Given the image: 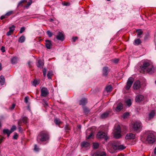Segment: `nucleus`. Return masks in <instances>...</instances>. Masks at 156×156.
I'll list each match as a JSON object with an SVG mask.
<instances>
[{"instance_id":"f257e3e1","label":"nucleus","mask_w":156,"mask_h":156,"mask_svg":"<svg viewBox=\"0 0 156 156\" xmlns=\"http://www.w3.org/2000/svg\"><path fill=\"white\" fill-rule=\"evenodd\" d=\"M141 69L144 71H146L149 74H151L154 72V68L152 65L150 63L147 62H144L141 66Z\"/></svg>"},{"instance_id":"f03ea898","label":"nucleus","mask_w":156,"mask_h":156,"mask_svg":"<svg viewBox=\"0 0 156 156\" xmlns=\"http://www.w3.org/2000/svg\"><path fill=\"white\" fill-rule=\"evenodd\" d=\"M49 139L48 133L46 131H42L40 133L37 137V142H43L48 141Z\"/></svg>"},{"instance_id":"7ed1b4c3","label":"nucleus","mask_w":156,"mask_h":156,"mask_svg":"<svg viewBox=\"0 0 156 156\" xmlns=\"http://www.w3.org/2000/svg\"><path fill=\"white\" fill-rule=\"evenodd\" d=\"M145 135L147 136L146 141L149 144L154 143L155 140V137L154 132L147 131L145 132Z\"/></svg>"},{"instance_id":"20e7f679","label":"nucleus","mask_w":156,"mask_h":156,"mask_svg":"<svg viewBox=\"0 0 156 156\" xmlns=\"http://www.w3.org/2000/svg\"><path fill=\"white\" fill-rule=\"evenodd\" d=\"M132 127L135 131H140L142 128L141 123L139 121L134 122L132 124Z\"/></svg>"},{"instance_id":"39448f33","label":"nucleus","mask_w":156,"mask_h":156,"mask_svg":"<svg viewBox=\"0 0 156 156\" xmlns=\"http://www.w3.org/2000/svg\"><path fill=\"white\" fill-rule=\"evenodd\" d=\"M112 144L113 149L115 150H122L126 148V147L123 145H119L117 141H115L112 142Z\"/></svg>"},{"instance_id":"423d86ee","label":"nucleus","mask_w":156,"mask_h":156,"mask_svg":"<svg viewBox=\"0 0 156 156\" xmlns=\"http://www.w3.org/2000/svg\"><path fill=\"white\" fill-rule=\"evenodd\" d=\"M96 137L98 139L104 138L106 141L108 139L106 133L102 131H99L98 132L96 135Z\"/></svg>"},{"instance_id":"0eeeda50","label":"nucleus","mask_w":156,"mask_h":156,"mask_svg":"<svg viewBox=\"0 0 156 156\" xmlns=\"http://www.w3.org/2000/svg\"><path fill=\"white\" fill-rule=\"evenodd\" d=\"M121 129L119 126H118L115 128L114 130V136L117 139L121 137Z\"/></svg>"},{"instance_id":"6e6552de","label":"nucleus","mask_w":156,"mask_h":156,"mask_svg":"<svg viewBox=\"0 0 156 156\" xmlns=\"http://www.w3.org/2000/svg\"><path fill=\"white\" fill-rule=\"evenodd\" d=\"M134 80V79L132 77H130L128 79L126 83V85L125 87V88L126 90H128L130 89L133 83Z\"/></svg>"},{"instance_id":"1a4fd4ad","label":"nucleus","mask_w":156,"mask_h":156,"mask_svg":"<svg viewBox=\"0 0 156 156\" xmlns=\"http://www.w3.org/2000/svg\"><path fill=\"white\" fill-rule=\"evenodd\" d=\"M41 96L46 97L49 94L47 88L43 87L41 90Z\"/></svg>"},{"instance_id":"9d476101","label":"nucleus","mask_w":156,"mask_h":156,"mask_svg":"<svg viewBox=\"0 0 156 156\" xmlns=\"http://www.w3.org/2000/svg\"><path fill=\"white\" fill-rule=\"evenodd\" d=\"M111 110L107 111L101 115V117L102 119H105L110 115L111 114Z\"/></svg>"},{"instance_id":"9b49d317","label":"nucleus","mask_w":156,"mask_h":156,"mask_svg":"<svg viewBox=\"0 0 156 156\" xmlns=\"http://www.w3.org/2000/svg\"><path fill=\"white\" fill-rule=\"evenodd\" d=\"M57 40L63 41L64 40V37L63 34L60 32H58V34L56 36Z\"/></svg>"},{"instance_id":"f8f14e48","label":"nucleus","mask_w":156,"mask_h":156,"mask_svg":"<svg viewBox=\"0 0 156 156\" xmlns=\"http://www.w3.org/2000/svg\"><path fill=\"white\" fill-rule=\"evenodd\" d=\"M140 87V82L139 81H136L134 83L133 85V88L134 90H137L139 89Z\"/></svg>"},{"instance_id":"ddd939ff","label":"nucleus","mask_w":156,"mask_h":156,"mask_svg":"<svg viewBox=\"0 0 156 156\" xmlns=\"http://www.w3.org/2000/svg\"><path fill=\"white\" fill-rule=\"evenodd\" d=\"M144 99V97L141 95H138L136 96L135 101L136 102H139L142 101Z\"/></svg>"},{"instance_id":"4468645a","label":"nucleus","mask_w":156,"mask_h":156,"mask_svg":"<svg viewBox=\"0 0 156 156\" xmlns=\"http://www.w3.org/2000/svg\"><path fill=\"white\" fill-rule=\"evenodd\" d=\"M92 156H106V153L104 152H97L93 154Z\"/></svg>"},{"instance_id":"2eb2a0df","label":"nucleus","mask_w":156,"mask_h":156,"mask_svg":"<svg viewBox=\"0 0 156 156\" xmlns=\"http://www.w3.org/2000/svg\"><path fill=\"white\" fill-rule=\"evenodd\" d=\"M45 46L46 48L48 49H50L52 46L51 41L48 40H47L45 41Z\"/></svg>"},{"instance_id":"dca6fc26","label":"nucleus","mask_w":156,"mask_h":156,"mask_svg":"<svg viewBox=\"0 0 156 156\" xmlns=\"http://www.w3.org/2000/svg\"><path fill=\"white\" fill-rule=\"evenodd\" d=\"M87 102V99L85 98H83L80 100L79 105L83 106Z\"/></svg>"},{"instance_id":"f3484780","label":"nucleus","mask_w":156,"mask_h":156,"mask_svg":"<svg viewBox=\"0 0 156 156\" xmlns=\"http://www.w3.org/2000/svg\"><path fill=\"white\" fill-rule=\"evenodd\" d=\"M90 144L86 141H83L81 143V146L82 148L88 147H90Z\"/></svg>"},{"instance_id":"a211bd4d","label":"nucleus","mask_w":156,"mask_h":156,"mask_svg":"<svg viewBox=\"0 0 156 156\" xmlns=\"http://www.w3.org/2000/svg\"><path fill=\"white\" fill-rule=\"evenodd\" d=\"M135 135L134 134L130 133L127 134L126 136V139H132L135 138Z\"/></svg>"},{"instance_id":"6ab92c4d","label":"nucleus","mask_w":156,"mask_h":156,"mask_svg":"<svg viewBox=\"0 0 156 156\" xmlns=\"http://www.w3.org/2000/svg\"><path fill=\"white\" fill-rule=\"evenodd\" d=\"M37 66L38 67L40 68L41 69H42L43 67V66L44 65V63L43 61L41 60H38L37 63Z\"/></svg>"},{"instance_id":"aec40b11","label":"nucleus","mask_w":156,"mask_h":156,"mask_svg":"<svg viewBox=\"0 0 156 156\" xmlns=\"http://www.w3.org/2000/svg\"><path fill=\"white\" fill-rule=\"evenodd\" d=\"M122 104L121 103H120L118 104L117 106L115 109V110L116 111L119 112L121 111V110L122 109Z\"/></svg>"},{"instance_id":"412c9836","label":"nucleus","mask_w":156,"mask_h":156,"mask_svg":"<svg viewBox=\"0 0 156 156\" xmlns=\"http://www.w3.org/2000/svg\"><path fill=\"white\" fill-rule=\"evenodd\" d=\"M108 73V68L107 67H104L103 69V73L105 76L107 75Z\"/></svg>"},{"instance_id":"4be33fe9","label":"nucleus","mask_w":156,"mask_h":156,"mask_svg":"<svg viewBox=\"0 0 156 156\" xmlns=\"http://www.w3.org/2000/svg\"><path fill=\"white\" fill-rule=\"evenodd\" d=\"M155 115V111H151L149 114V118L151 119L153 118Z\"/></svg>"},{"instance_id":"5701e85b","label":"nucleus","mask_w":156,"mask_h":156,"mask_svg":"<svg viewBox=\"0 0 156 156\" xmlns=\"http://www.w3.org/2000/svg\"><path fill=\"white\" fill-rule=\"evenodd\" d=\"M3 132L4 134H6L8 137L9 136L10 134L12 133L10 130L8 129H5L3 130Z\"/></svg>"},{"instance_id":"b1692460","label":"nucleus","mask_w":156,"mask_h":156,"mask_svg":"<svg viewBox=\"0 0 156 156\" xmlns=\"http://www.w3.org/2000/svg\"><path fill=\"white\" fill-rule=\"evenodd\" d=\"M5 82V79L4 76L2 75L0 76V83L2 85H3Z\"/></svg>"},{"instance_id":"393cba45","label":"nucleus","mask_w":156,"mask_h":156,"mask_svg":"<svg viewBox=\"0 0 156 156\" xmlns=\"http://www.w3.org/2000/svg\"><path fill=\"white\" fill-rule=\"evenodd\" d=\"M141 43V41L140 39H137L134 40V44L135 45H138Z\"/></svg>"},{"instance_id":"a878e982","label":"nucleus","mask_w":156,"mask_h":156,"mask_svg":"<svg viewBox=\"0 0 156 156\" xmlns=\"http://www.w3.org/2000/svg\"><path fill=\"white\" fill-rule=\"evenodd\" d=\"M105 89L108 92H110L112 90V87L111 85H108L106 87Z\"/></svg>"},{"instance_id":"bb28decb","label":"nucleus","mask_w":156,"mask_h":156,"mask_svg":"<svg viewBox=\"0 0 156 156\" xmlns=\"http://www.w3.org/2000/svg\"><path fill=\"white\" fill-rule=\"evenodd\" d=\"M25 40V38L24 36L22 35L21 37H20L19 40H18V41L19 42L21 43H22Z\"/></svg>"},{"instance_id":"cd10ccee","label":"nucleus","mask_w":156,"mask_h":156,"mask_svg":"<svg viewBox=\"0 0 156 156\" xmlns=\"http://www.w3.org/2000/svg\"><path fill=\"white\" fill-rule=\"evenodd\" d=\"M136 32L137 33L138 37H141L140 36L143 34V31H142V30L141 29L137 30H136Z\"/></svg>"},{"instance_id":"c85d7f7f","label":"nucleus","mask_w":156,"mask_h":156,"mask_svg":"<svg viewBox=\"0 0 156 156\" xmlns=\"http://www.w3.org/2000/svg\"><path fill=\"white\" fill-rule=\"evenodd\" d=\"M129 115V113L128 112H126L123 114L122 117L124 119H126L127 118Z\"/></svg>"},{"instance_id":"c756f323","label":"nucleus","mask_w":156,"mask_h":156,"mask_svg":"<svg viewBox=\"0 0 156 156\" xmlns=\"http://www.w3.org/2000/svg\"><path fill=\"white\" fill-rule=\"evenodd\" d=\"M52 75V72L51 71H48V74L47 77L48 79H51V77Z\"/></svg>"},{"instance_id":"7c9ffc66","label":"nucleus","mask_w":156,"mask_h":156,"mask_svg":"<svg viewBox=\"0 0 156 156\" xmlns=\"http://www.w3.org/2000/svg\"><path fill=\"white\" fill-rule=\"evenodd\" d=\"M22 120L24 123H26L27 122V118L26 117H24L22 118Z\"/></svg>"},{"instance_id":"2f4dec72","label":"nucleus","mask_w":156,"mask_h":156,"mask_svg":"<svg viewBox=\"0 0 156 156\" xmlns=\"http://www.w3.org/2000/svg\"><path fill=\"white\" fill-rule=\"evenodd\" d=\"M99 146L98 143H94L93 144V146L94 148L97 149L98 148Z\"/></svg>"},{"instance_id":"473e14b6","label":"nucleus","mask_w":156,"mask_h":156,"mask_svg":"<svg viewBox=\"0 0 156 156\" xmlns=\"http://www.w3.org/2000/svg\"><path fill=\"white\" fill-rule=\"evenodd\" d=\"M126 103L127 105L129 107L131 105V100L130 99H128L126 101Z\"/></svg>"},{"instance_id":"72a5a7b5","label":"nucleus","mask_w":156,"mask_h":156,"mask_svg":"<svg viewBox=\"0 0 156 156\" xmlns=\"http://www.w3.org/2000/svg\"><path fill=\"white\" fill-rule=\"evenodd\" d=\"M83 112L85 114H87L89 112V110L86 108H84Z\"/></svg>"},{"instance_id":"f704fd0d","label":"nucleus","mask_w":156,"mask_h":156,"mask_svg":"<svg viewBox=\"0 0 156 156\" xmlns=\"http://www.w3.org/2000/svg\"><path fill=\"white\" fill-rule=\"evenodd\" d=\"M32 1L30 0L29 2H27V4L25 6V7H26V8H28L29 7V6L31 5V4L32 3Z\"/></svg>"},{"instance_id":"c9c22d12","label":"nucleus","mask_w":156,"mask_h":156,"mask_svg":"<svg viewBox=\"0 0 156 156\" xmlns=\"http://www.w3.org/2000/svg\"><path fill=\"white\" fill-rule=\"evenodd\" d=\"M11 61L12 64H14L17 61V58L15 57L13 58L12 59Z\"/></svg>"},{"instance_id":"e433bc0d","label":"nucleus","mask_w":156,"mask_h":156,"mask_svg":"<svg viewBox=\"0 0 156 156\" xmlns=\"http://www.w3.org/2000/svg\"><path fill=\"white\" fill-rule=\"evenodd\" d=\"M15 27L14 25H12L11 27H9V29L10 30H11L13 32L15 30Z\"/></svg>"},{"instance_id":"4c0bfd02","label":"nucleus","mask_w":156,"mask_h":156,"mask_svg":"<svg viewBox=\"0 0 156 156\" xmlns=\"http://www.w3.org/2000/svg\"><path fill=\"white\" fill-rule=\"evenodd\" d=\"M54 122L56 124H59L60 122V120L58 119H55L54 120Z\"/></svg>"},{"instance_id":"58836bf2","label":"nucleus","mask_w":156,"mask_h":156,"mask_svg":"<svg viewBox=\"0 0 156 156\" xmlns=\"http://www.w3.org/2000/svg\"><path fill=\"white\" fill-rule=\"evenodd\" d=\"M16 129V126H13L11 129V131L12 133L14 131H15Z\"/></svg>"},{"instance_id":"ea45409f","label":"nucleus","mask_w":156,"mask_h":156,"mask_svg":"<svg viewBox=\"0 0 156 156\" xmlns=\"http://www.w3.org/2000/svg\"><path fill=\"white\" fill-rule=\"evenodd\" d=\"M39 83V82L36 80H34L33 82V85L36 86V85H38Z\"/></svg>"},{"instance_id":"a19ab883","label":"nucleus","mask_w":156,"mask_h":156,"mask_svg":"<svg viewBox=\"0 0 156 156\" xmlns=\"http://www.w3.org/2000/svg\"><path fill=\"white\" fill-rule=\"evenodd\" d=\"M18 137V134H17V133H14V136H13V138L14 139L16 140V139H17Z\"/></svg>"},{"instance_id":"79ce46f5","label":"nucleus","mask_w":156,"mask_h":156,"mask_svg":"<svg viewBox=\"0 0 156 156\" xmlns=\"http://www.w3.org/2000/svg\"><path fill=\"white\" fill-rule=\"evenodd\" d=\"M25 29L24 27H22L20 29V30L19 32L20 33H22L24 31Z\"/></svg>"},{"instance_id":"37998d69","label":"nucleus","mask_w":156,"mask_h":156,"mask_svg":"<svg viewBox=\"0 0 156 156\" xmlns=\"http://www.w3.org/2000/svg\"><path fill=\"white\" fill-rule=\"evenodd\" d=\"M150 38V36L148 34H147L144 37V40L146 41L148 40Z\"/></svg>"},{"instance_id":"c03bdc74","label":"nucleus","mask_w":156,"mask_h":156,"mask_svg":"<svg viewBox=\"0 0 156 156\" xmlns=\"http://www.w3.org/2000/svg\"><path fill=\"white\" fill-rule=\"evenodd\" d=\"M47 69L45 68H44L43 70V75L44 76H45L46 75Z\"/></svg>"},{"instance_id":"a18cd8bd","label":"nucleus","mask_w":156,"mask_h":156,"mask_svg":"<svg viewBox=\"0 0 156 156\" xmlns=\"http://www.w3.org/2000/svg\"><path fill=\"white\" fill-rule=\"evenodd\" d=\"M47 34L49 37H51L52 34V33L50 30L47 31Z\"/></svg>"},{"instance_id":"49530a36","label":"nucleus","mask_w":156,"mask_h":156,"mask_svg":"<svg viewBox=\"0 0 156 156\" xmlns=\"http://www.w3.org/2000/svg\"><path fill=\"white\" fill-rule=\"evenodd\" d=\"M34 150L36 151H38L39 150V148L37 147L36 145H34Z\"/></svg>"},{"instance_id":"de8ad7c7","label":"nucleus","mask_w":156,"mask_h":156,"mask_svg":"<svg viewBox=\"0 0 156 156\" xmlns=\"http://www.w3.org/2000/svg\"><path fill=\"white\" fill-rule=\"evenodd\" d=\"M13 32L12 31L9 30V31L7 33L6 35L7 36H9V35H11V34Z\"/></svg>"},{"instance_id":"09e8293b","label":"nucleus","mask_w":156,"mask_h":156,"mask_svg":"<svg viewBox=\"0 0 156 156\" xmlns=\"http://www.w3.org/2000/svg\"><path fill=\"white\" fill-rule=\"evenodd\" d=\"M63 5L65 6H69L70 3L68 2H65L63 3Z\"/></svg>"},{"instance_id":"8fccbe9b","label":"nucleus","mask_w":156,"mask_h":156,"mask_svg":"<svg viewBox=\"0 0 156 156\" xmlns=\"http://www.w3.org/2000/svg\"><path fill=\"white\" fill-rule=\"evenodd\" d=\"M23 122L22 120V119H20L18 122V124L19 126H21V124L22 122Z\"/></svg>"},{"instance_id":"3c124183","label":"nucleus","mask_w":156,"mask_h":156,"mask_svg":"<svg viewBox=\"0 0 156 156\" xmlns=\"http://www.w3.org/2000/svg\"><path fill=\"white\" fill-rule=\"evenodd\" d=\"M93 133L92 132H91L90 134L87 137V139H89L92 138V136H93Z\"/></svg>"},{"instance_id":"603ef678","label":"nucleus","mask_w":156,"mask_h":156,"mask_svg":"<svg viewBox=\"0 0 156 156\" xmlns=\"http://www.w3.org/2000/svg\"><path fill=\"white\" fill-rule=\"evenodd\" d=\"M1 50L3 52H4L5 51V48L4 46H2L1 48Z\"/></svg>"},{"instance_id":"864d4df0","label":"nucleus","mask_w":156,"mask_h":156,"mask_svg":"<svg viewBox=\"0 0 156 156\" xmlns=\"http://www.w3.org/2000/svg\"><path fill=\"white\" fill-rule=\"evenodd\" d=\"M12 13V11H9L8 12H7V13H6V14H5V15L6 16H9Z\"/></svg>"},{"instance_id":"5fc2aeb1","label":"nucleus","mask_w":156,"mask_h":156,"mask_svg":"<svg viewBox=\"0 0 156 156\" xmlns=\"http://www.w3.org/2000/svg\"><path fill=\"white\" fill-rule=\"evenodd\" d=\"M15 104H13L12 105L11 107L9 108L11 110H12L15 107Z\"/></svg>"},{"instance_id":"6e6d98bb","label":"nucleus","mask_w":156,"mask_h":156,"mask_svg":"<svg viewBox=\"0 0 156 156\" xmlns=\"http://www.w3.org/2000/svg\"><path fill=\"white\" fill-rule=\"evenodd\" d=\"M119 61V60L118 59H115L113 60L114 62L116 63H117Z\"/></svg>"},{"instance_id":"4d7b16f0","label":"nucleus","mask_w":156,"mask_h":156,"mask_svg":"<svg viewBox=\"0 0 156 156\" xmlns=\"http://www.w3.org/2000/svg\"><path fill=\"white\" fill-rule=\"evenodd\" d=\"M28 98L27 97H26L25 98V99H24V101H25V102L26 103H27L28 101Z\"/></svg>"},{"instance_id":"13d9d810","label":"nucleus","mask_w":156,"mask_h":156,"mask_svg":"<svg viewBox=\"0 0 156 156\" xmlns=\"http://www.w3.org/2000/svg\"><path fill=\"white\" fill-rule=\"evenodd\" d=\"M77 38H77V37H73V42L75 41L77 39Z\"/></svg>"},{"instance_id":"bf43d9fd","label":"nucleus","mask_w":156,"mask_h":156,"mask_svg":"<svg viewBox=\"0 0 156 156\" xmlns=\"http://www.w3.org/2000/svg\"><path fill=\"white\" fill-rule=\"evenodd\" d=\"M25 1H26V0H21V1H20L19 3V5H20V4L23 3L24 2H25Z\"/></svg>"},{"instance_id":"052dcab7","label":"nucleus","mask_w":156,"mask_h":156,"mask_svg":"<svg viewBox=\"0 0 156 156\" xmlns=\"http://www.w3.org/2000/svg\"><path fill=\"white\" fill-rule=\"evenodd\" d=\"M65 129L66 130H68L69 129V128L67 125H66L65 127Z\"/></svg>"},{"instance_id":"680f3d73","label":"nucleus","mask_w":156,"mask_h":156,"mask_svg":"<svg viewBox=\"0 0 156 156\" xmlns=\"http://www.w3.org/2000/svg\"><path fill=\"white\" fill-rule=\"evenodd\" d=\"M5 15H3L1 17V20H3V19H4L5 18Z\"/></svg>"},{"instance_id":"e2e57ef3","label":"nucleus","mask_w":156,"mask_h":156,"mask_svg":"<svg viewBox=\"0 0 156 156\" xmlns=\"http://www.w3.org/2000/svg\"><path fill=\"white\" fill-rule=\"evenodd\" d=\"M4 138L3 137H2L0 139V144L2 142Z\"/></svg>"},{"instance_id":"0e129e2a","label":"nucleus","mask_w":156,"mask_h":156,"mask_svg":"<svg viewBox=\"0 0 156 156\" xmlns=\"http://www.w3.org/2000/svg\"><path fill=\"white\" fill-rule=\"evenodd\" d=\"M154 153L155 154V155H156V147L154 149Z\"/></svg>"},{"instance_id":"69168bd1","label":"nucleus","mask_w":156,"mask_h":156,"mask_svg":"<svg viewBox=\"0 0 156 156\" xmlns=\"http://www.w3.org/2000/svg\"><path fill=\"white\" fill-rule=\"evenodd\" d=\"M31 62L30 61H29L28 62V64L29 65V66H30V64H31Z\"/></svg>"},{"instance_id":"338daca9","label":"nucleus","mask_w":156,"mask_h":156,"mask_svg":"<svg viewBox=\"0 0 156 156\" xmlns=\"http://www.w3.org/2000/svg\"><path fill=\"white\" fill-rule=\"evenodd\" d=\"M2 69V65L1 63H0V70H1Z\"/></svg>"},{"instance_id":"774afa93","label":"nucleus","mask_w":156,"mask_h":156,"mask_svg":"<svg viewBox=\"0 0 156 156\" xmlns=\"http://www.w3.org/2000/svg\"><path fill=\"white\" fill-rule=\"evenodd\" d=\"M81 126L80 125H79L78 126V127L79 129H80L81 128Z\"/></svg>"}]
</instances>
